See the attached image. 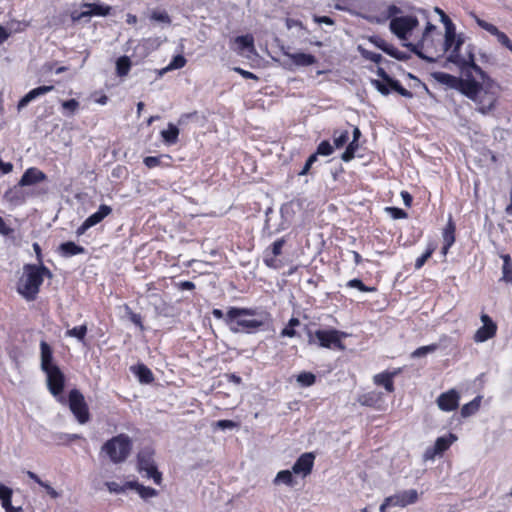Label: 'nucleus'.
I'll use <instances>...</instances> for the list:
<instances>
[{"mask_svg":"<svg viewBox=\"0 0 512 512\" xmlns=\"http://www.w3.org/2000/svg\"><path fill=\"white\" fill-rule=\"evenodd\" d=\"M461 41L457 42L456 48L450 53L449 61L458 65L465 78H461L458 91L471 100H477L486 80H489L487 73L475 63L474 55L470 53L468 57L460 54Z\"/></svg>","mask_w":512,"mask_h":512,"instance_id":"1","label":"nucleus"},{"mask_svg":"<svg viewBox=\"0 0 512 512\" xmlns=\"http://www.w3.org/2000/svg\"><path fill=\"white\" fill-rule=\"evenodd\" d=\"M53 273L44 264H25L23 274L17 282V292L26 300H36L44 278L51 279Z\"/></svg>","mask_w":512,"mask_h":512,"instance_id":"2","label":"nucleus"},{"mask_svg":"<svg viewBox=\"0 0 512 512\" xmlns=\"http://www.w3.org/2000/svg\"><path fill=\"white\" fill-rule=\"evenodd\" d=\"M441 37V33L436 31V26L428 22L421 39L417 43H408L406 46L419 58L435 62L443 55Z\"/></svg>","mask_w":512,"mask_h":512,"instance_id":"3","label":"nucleus"},{"mask_svg":"<svg viewBox=\"0 0 512 512\" xmlns=\"http://www.w3.org/2000/svg\"><path fill=\"white\" fill-rule=\"evenodd\" d=\"M132 449V442L128 435L119 434L106 441L101 450L105 452L111 462L119 464L124 462Z\"/></svg>","mask_w":512,"mask_h":512,"instance_id":"4","label":"nucleus"},{"mask_svg":"<svg viewBox=\"0 0 512 512\" xmlns=\"http://www.w3.org/2000/svg\"><path fill=\"white\" fill-rule=\"evenodd\" d=\"M377 74L381 77V80L372 79L371 83L382 95L386 96L393 90L405 98L413 97L411 91L403 87L398 80L393 79L383 68L379 67Z\"/></svg>","mask_w":512,"mask_h":512,"instance_id":"5","label":"nucleus"},{"mask_svg":"<svg viewBox=\"0 0 512 512\" xmlns=\"http://www.w3.org/2000/svg\"><path fill=\"white\" fill-rule=\"evenodd\" d=\"M418 25L419 20L415 15H405L392 18L389 29L398 39L406 41Z\"/></svg>","mask_w":512,"mask_h":512,"instance_id":"6","label":"nucleus"},{"mask_svg":"<svg viewBox=\"0 0 512 512\" xmlns=\"http://www.w3.org/2000/svg\"><path fill=\"white\" fill-rule=\"evenodd\" d=\"M154 452L150 448L142 449L137 456L138 469L145 472L147 478L153 479L155 484L159 485L162 481V474L158 471L154 462Z\"/></svg>","mask_w":512,"mask_h":512,"instance_id":"7","label":"nucleus"},{"mask_svg":"<svg viewBox=\"0 0 512 512\" xmlns=\"http://www.w3.org/2000/svg\"><path fill=\"white\" fill-rule=\"evenodd\" d=\"M68 405L72 414L80 424L90 420L88 405L83 394L78 389H72L68 395Z\"/></svg>","mask_w":512,"mask_h":512,"instance_id":"8","label":"nucleus"},{"mask_svg":"<svg viewBox=\"0 0 512 512\" xmlns=\"http://www.w3.org/2000/svg\"><path fill=\"white\" fill-rule=\"evenodd\" d=\"M418 500V492L415 489L404 490L385 498L380 505V512H385L390 507H406Z\"/></svg>","mask_w":512,"mask_h":512,"instance_id":"9","label":"nucleus"},{"mask_svg":"<svg viewBox=\"0 0 512 512\" xmlns=\"http://www.w3.org/2000/svg\"><path fill=\"white\" fill-rule=\"evenodd\" d=\"M485 87H482L481 92L477 96V100H473L478 105V111L482 114H487L494 109L497 102V94L492 89L494 88V82L489 78L484 83Z\"/></svg>","mask_w":512,"mask_h":512,"instance_id":"10","label":"nucleus"},{"mask_svg":"<svg viewBox=\"0 0 512 512\" xmlns=\"http://www.w3.org/2000/svg\"><path fill=\"white\" fill-rule=\"evenodd\" d=\"M44 373L46 374V381L49 392L53 396L58 397L59 401H62L63 397L61 394L65 386L64 373L60 370L59 367L47 370Z\"/></svg>","mask_w":512,"mask_h":512,"instance_id":"11","label":"nucleus"},{"mask_svg":"<svg viewBox=\"0 0 512 512\" xmlns=\"http://www.w3.org/2000/svg\"><path fill=\"white\" fill-rule=\"evenodd\" d=\"M321 347L344 350L345 346L341 341V337L346 336L345 333L337 330H318L315 333Z\"/></svg>","mask_w":512,"mask_h":512,"instance_id":"12","label":"nucleus"},{"mask_svg":"<svg viewBox=\"0 0 512 512\" xmlns=\"http://www.w3.org/2000/svg\"><path fill=\"white\" fill-rule=\"evenodd\" d=\"M474 20L477 23V25L490 33L491 35L495 36L497 38V41L505 48H507L509 51L512 52V41L510 38L502 31H500L494 24H491L477 15H473Z\"/></svg>","mask_w":512,"mask_h":512,"instance_id":"13","label":"nucleus"},{"mask_svg":"<svg viewBox=\"0 0 512 512\" xmlns=\"http://www.w3.org/2000/svg\"><path fill=\"white\" fill-rule=\"evenodd\" d=\"M286 243L284 237L277 239L274 241L265 251H264V264L269 268H277V257L282 254V249Z\"/></svg>","mask_w":512,"mask_h":512,"instance_id":"14","label":"nucleus"},{"mask_svg":"<svg viewBox=\"0 0 512 512\" xmlns=\"http://www.w3.org/2000/svg\"><path fill=\"white\" fill-rule=\"evenodd\" d=\"M230 48L238 54H242L244 51H248L251 53L254 52L255 44L253 35L246 34L235 37L230 42Z\"/></svg>","mask_w":512,"mask_h":512,"instance_id":"15","label":"nucleus"},{"mask_svg":"<svg viewBox=\"0 0 512 512\" xmlns=\"http://www.w3.org/2000/svg\"><path fill=\"white\" fill-rule=\"evenodd\" d=\"M315 456L311 452L302 454L292 466V472L304 477L311 473Z\"/></svg>","mask_w":512,"mask_h":512,"instance_id":"16","label":"nucleus"},{"mask_svg":"<svg viewBox=\"0 0 512 512\" xmlns=\"http://www.w3.org/2000/svg\"><path fill=\"white\" fill-rule=\"evenodd\" d=\"M47 180V175L36 167H30L25 170L21 179L19 180V186H32Z\"/></svg>","mask_w":512,"mask_h":512,"instance_id":"17","label":"nucleus"},{"mask_svg":"<svg viewBox=\"0 0 512 512\" xmlns=\"http://www.w3.org/2000/svg\"><path fill=\"white\" fill-rule=\"evenodd\" d=\"M40 367L43 372L58 367L51 346L44 340L40 342Z\"/></svg>","mask_w":512,"mask_h":512,"instance_id":"18","label":"nucleus"},{"mask_svg":"<svg viewBox=\"0 0 512 512\" xmlns=\"http://www.w3.org/2000/svg\"><path fill=\"white\" fill-rule=\"evenodd\" d=\"M458 401L459 395L452 389L448 392L442 393L437 399V404L442 411L449 412L458 407Z\"/></svg>","mask_w":512,"mask_h":512,"instance_id":"19","label":"nucleus"},{"mask_svg":"<svg viewBox=\"0 0 512 512\" xmlns=\"http://www.w3.org/2000/svg\"><path fill=\"white\" fill-rule=\"evenodd\" d=\"M54 90L53 85H43L36 87L30 90L27 94H25L18 102L17 109L18 111L22 110L26 107L31 101L36 99L39 96L45 95Z\"/></svg>","mask_w":512,"mask_h":512,"instance_id":"20","label":"nucleus"},{"mask_svg":"<svg viewBox=\"0 0 512 512\" xmlns=\"http://www.w3.org/2000/svg\"><path fill=\"white\" fill-rule=\"evenodd\" d=\"M369 41L391 57L398 60H402L404 58L402 53L396 47L387 43V41L380 36H371Z\"/></svg>","mask_w":512,"mask_h":512,"instance_id":"21","label":"nucleus"},{"mask_svg":"<svg viewBox=\"0 0 512 512\" xmlns=\"http://www.w3.org/2000/svg\"><path fill=\"white\" fill-rule=\"evenodd\" d=\"M496 331V322H483V326H481L474 334V341L477 343L485 342L494 337Z\"/></svg>","mask_w":512,"mask_h":512,"instance_id":"22","label":"nucleus"},{"mask_svg":"<svg viewBox=\"0 0 512 512\" xmlns=\"http://www.w3.org/2000/svg\"><path fill=\"white\" fill-rule=\"evenodd\" d=\"M263 323L264 322H226L231 332L247 334L255 333Z\"/></svg>","mask_w":512,"mask_h":512,"instance_id":"23","label":"nucleus"},{"mask_svg":"<svg viewBox=\"0 0 512 512\" xmlns=\"http://www.w3.org/2000/svg\"><path fill=\"white\" fill-rule=\"evenodd\" d=\"M57 251H58L59 255L64 258H69V257L75 256V255L86 253V249L83 246L78 245V244L74 243L73 241H67V242L61 243L58 246Z\"/></svg>","mask_w":512,"mask_h":512,"instance_id":"24","label":"nucleus"},{"mask_svg":"<svg viewBox=\"0 0 512 512\" xmlns=\"http://www.w3.org/2000/svg\"><path fill=\"white\" fill-rule=\"evenodd\" d=\"M461 41V45L463 44V40L461 38L456 37V32L453 23L446 26L443 45V54L447 51H453L456 48L457 42Z\"/></svg>","mask_w":512,"mask_h":512,"instance_id":"25","label":"nucleus"},{"mask_svg":"<svg viewBox=\"0 0 512 512\" xmlns=\"http://www.w3.org/2000/svg\"><path fill=\"white\" fill-rule=\"evenodd\" d=\"M23 187L24 186H19L18 183L17 185H14L12 188H9L4 194L5 200L14 205L23 204L26 200V195L22 190Z\"/></svg>","mask_w":512,"mask_h":512,"instance_id":"26","label":"nucleus"},{"mask_svg":"<svg viewBox=\"0 0 512 512\" xmlns=\"http://www.w3.org/2000/svg\"><path fill=\"white\" fill-rule=\"evenodd\" d=\"M287 56L291 60V62L296 66L307 67L317 63L316 57L312 54L297 52L287 54Z\"/></svg>","mask_w":512,"mask_h":512,"instance_id":"27","label":"nucleus"},{"mask_svg":"<svg viewBox=\"0 0 512 512\" xmlns=\"http://www.w3.org/2000/svg\"><path fill=\"white\" fill-rule=\"evenodd\" d=\"M172 157L169 154H162L160 156H147L143 159L144 165L153 169L157 166L171 167Z\"/></svg>","mask_w":512,"mask_h":512,"instance_id":"28","label":"nucleus"},{"mask_svg":"<svg viewBox=\"0 0 512 512\" xmlns=\"http://www.w3.org/2000/svg\"><path fill=\"white\" fill-rule=\"evenodd\" d=\"M112 213V207L106 204H101L96 212L86 218L91 227L96 226L102 222L107 216Z\"/></svg>","mask_w":512,"mask_h":512,"instance_id":"29","label":"nucleus"},{"mask_svg":"<svg viewBox=\"0 0 512 512\" xmlns=\"http://www.w3.org/2000/svg\"><path fill=\"white\" fill-rule=\"evenodd\" d=\"M82 7L89 9L86 11V15L88 17H91V16L105 17L110 14L111 9H112L111 6L104 5L101 3H83Z\"/></svg>","mask_w":512,"mask_h":512,"instance_id":"30","label":"nucleus"},{"mask_svg":"<svg viewBox=\"0 0 512 512\" xmlns=\"http://www.w3.org/2000/svg\"><path fill=\"white\" fill-rule=\"evenodd\" d=\"M434 79L443 85H446L449 88H453L458 90L460 77H456L454 75L445 73V72H435L433 73Z\"/></svg>","mask_w":512,"mask_h":512,"instance_id":"31","label":"nucleus"},{"mask_svg":"<svg viewBox=\"0 0 512 512\" xmlns=\"http://www.w3.org/2000/svg\"><path fill=\"white\" fill-rule=\"evenodd\" d=\"M443 243L454 245L456 241V224L450 215L445 227L442 230Z\"/></svg>","mask_w":512,"mask_h":512,"instance_id":"32","label":"nucleus"},{"mask_svg":"<svg viewBox=\"0 0 512 512\" xmlns=\"http://www.w3.org/2000/svg\"><path fill=\"white\" fill-rule=\"evenodd\" d=\"M127 486L130 489L136 490L143 499L155 497L158 494L156 489L139 484L137 481H127Z\"/></svg>","mask_w":512,"mask_h":512,"instance_id":"33","label":"nucleus"},{"mask_svg":"<svg viewBox=\"0 0 512 512\" xmlns=\"http://www.w3.org/2000/svg\"><path fill=\"white\" fill-rule=\"evenodd\" d=\"M132 369L141 383L149 384L154 380L152 371L146 365L138 364Z\"/></svg>","mask_w":512,"mask_h":512,"instance_id":"34","label":"nucleus"},{"mask_svg":"<svg viewBox=\"0 0 512 512\" xmlns=\"http://www.w3.org/2000/svg\"><path fill=\"white\" fill-rule=\"evenodd\" d=\"M227 316L229 320H234L237 317L241 316H260L257 308H236L231 307L227 311Z\"/></svg>","mask_w":512,"mask_h":512,"instance_id":"35","label":"nucleus"},{"mask_svg":"<svg viewBox=\"0 0 512 512\" xmlns=\"http://www.w3.org/2000/svg\"><path fill=\"white\" fill-rule=\"evenodd\" d=\"M393 375L390 373H380L374 376V383L383 386L387 392L394 391Z\"/></svg>","mask_w":512,"mask_h":512,"instance_id":"36","label":"nucleus"},{"mask_svg":"<svg viewBox=\"0 0 512 512\" xmlns=\"http://www.w3.org/2000/svg\"><path fill=\"white\" fill-rule=\"evenodd\" d=\"M161 136L166 144L173 145L178 141L179 129L170 123L166 130L161 131Z\"/></svg>","mask_w":512,"mask_h":512,"instance_id":"37","label":"nucleus"},{"mask_svg":"<svg viewBox=\"0 0 512 512\" xmlns=\"http://www.w3.org/2000/svg\"><path fill=\"white\" fill-rule=\"evenodd\" d=\"M456 440H457V437L452 433H449L447 436L438 437L434 444L435 450H438L440 452V454H442Z\"/></svg>","mask_w":512,"mask_h":512,"instance_id":"38","label":"nucleus"},{"mask_svg":"<svg viewBox=\"0 0 512 512\" xmlns=\"http://www.w3.org/2000/svg\"><path fill=\"white\" fill-rule=\"evenodd\" d=\"M503 260L502 266V280L508 283H512V260L509 254L501 255Z\"/></svg>","mask_w":512,"mask_h":512,"instance_id":"39","label":"nucleus"},{"mask_svg":"<svg viewBox=\"0 0 512 512\" xmlns=\"http://www.w3.org/2000/svg\"><path fill=\"white\" fill-rule=\"evenodd\" d=\"M131 69V61L127 56H121L116 61V72L120 77L128 75Z\"/></svg>","mask_w":512,"mask_h":512,"instance_id":"40","label":"nucleus"},{"mask_svg":"<svg viewBox=\"0 0 512 512\" xmlns=\"http://www.w3.org/2000/svg\"><path fill=\"white\" fill-rule=\"evenodd\" d=\"M359 149V141L352 140L346 147L345 151L341 155V160L348 163L353 160L356 156V152Z\"/></svg>","mask_w":512,"mask_h":512,"instance_id":"41","label":"nucleus"},{"mask_svg":"<svg viewBox=\"0 0 512 512\" xmlns=\"http://www.w3.org/2000/svg\"><path fill=\"white\" fill-rule=\"evenodd\" d=\"M481 398L478 396L461 408L462 417H469L478 411Z\"/></svg>","mask_w":512,"mask_h":512,"instance_id":"42","label":"nucleus"},{"mask_svg":"<svg viewBox=\"0 0 512 512\" xmlns=\"http://www.w3.org/2000/svg\"><path fill=\"white\" fill-rule=\"evenodd\" d=\"M333 142L336 148L343 147L349 140V132L347 130L336 129L333 131Z\"/></svg>","mask_w":512,"mask_h":512,"instance_id":"43","label":"nucleus"},{"mask_svg":"<svg viewBox=\"0 0 512 512\" xmlns=\"http://www.w3.org/2000/svg\"><path fill=\"white\" fill-rule=\"evenodd\" d=\"M275 484L283 483L288 486H292L294 483L292 471L290 470H282L279 471L274 479Z\"/></svg>","mask_w":512,"mask_h":512,"instance_id":"44","label":"nucleus"},{"mask_svg":"<svg viewBox=\"0 0 512 512\" xmlns=\"http://www.w3.org/2000/svg\"><path fill=\"white\" fill-rule=\"evenodd\" d=\"M347 288H354L359 290L360 292H375L377 289L376 287H370L365 285L360 279L354 278L349 280L346 283Z\"/></svg>","mask_w":512,"mask_h":512,"instance_id":"45","label":"nucleus"},{"mask_svg":"<svg viewBox=\"0 0 512 512\" xmlns=\"http://www.w3.org/2000/svg\"><path fill=\"white\" fill-rule=\"evenodd\" d=\"M435 251V246L433 244H429L425 250V252L419 256L415 261V269H420L424 266L427 260L432 256Z\"/></svg>","mask_w":512,"mask_h":512,"instance_id":"46","label":"nucleus"},{"mask_svg":"<svg viewBox=\"0 0 512 512\" xmlns=\"http://www.w3.org/2000/svg\"><path fill=\"white\" fill-rule=\"evenodd\" d=\"M437 349H438V344H431V345H427V346H421V347L417 348L416 350H414L412 352L411 357L412 358L424 357L427 354L435 352Z\"/></svg>","mask_w":512,"mask_h":512,"instance_id":"47","label":"nucleus"},{"mask_svg":"<svg viewBox=\"0 0 512 512\" xmlns=\"http://www.w3.org/2000/svg\"><path fill=\"white\" fill-rule=\"evenodd\" d=\"M186 63H187L186 58L183 55L178 54L173 57V59L170 61L168 66L163 71L181 69L186 65Z\"/></svg>","mask_w":512,"mask_h":512,"instance_id":"48","label":"nucleus"},{"mask_svg":"<svg viewBox=\"0 0 512 512\" xmlns=\"http://www.w3.org/2000/svg\"><path fill=\"white\" fill-rule=\"evenodd\" d=\"M316 381V376L311 372H302L297 376V382L304 387L313 385Z\"/></svg>","mask_w":512,"mask_h":512,"instance_id":"49","label":"nucleus"},{"mask_svg":"<svg viewBox=\"0 0 512 512\" xmlns=\"http://www.w3.org/2000/svg\"><path fill=\"white\" fill-rule=\"evenodd\" d=\"M333 151H334V148L330 144V142L327 140H323L317 146V150L314 154H316L317 157H318V155L330 156L333 153Z\"/></svg>","mask_w":512,"mask_h":512,"instance_id":"50","label":"nucleus"},{"mask_svg":"<svg viewBox=\"0 0 512 512\" xmlns=\"http://www.w3.org/2000/svg\"><path fill=\"white\" fill-rule=\"evenodd\" d=\"M385 211L394 220L405 219L408 217V213L405 210L398 208V207L388 206L385 208Z\"/></svg>","mask_w":512,"mask_h":512,"instance_id":"51","label":"nucleus"},{"mask_svg":"<svg viewBox=\"0 0 512 512\" xmlns=\"http://www.w3.org/2000/svg\"><path fill=\"white\" fill-rule=\"evenodd\" d=\"M105 485L111 493H116V494L124 493L127 489H130L129 486H127V482H125L122 485L118 482L110 481V482H106Z\"/></svg>","mask_w":512,"mask_h":512,"instance_id":"52","label":"nucleus"},{"mask_svg":"<svg viewBox=\"0 0 512 512\" xmlns=\"http://www.w3.org/2000/svg\"><path fill=\"white\" fill-rule=\"evenodd\" d=\"M150 19L156 22L170 24L171 19L166 11L155 10L151 13Z\"/></svg>","mask_w":512,"mask_h":512,"instance_id":"53","label":"nucleus"},{"mask_svg":"<svg viewBox=\"0 0 512 512\" xmlns=\"http://www.w3.org/2000/svg\"><path fill=\"white\" fill-rule=\"evenodd\" d=\"M87 333V327L86 325H81L78 327H74L72 329H69L67 331V335L77 338L78 340L82 341Z\"/></svg>","mask_w":512,"mask_h":512,"instance_id":"54","label":"nucleus"},{"mask_svg":"<svg viewBox=\"0 0 512 512\" xmlns=\"http://www.w3.org/2000/svg\"><path fill=\"white\" fill-rule=\"evenodd\" d=\"M361 55L366 59V60H370L376 64H379L381 63L383 57L381 54L379 53H375V52H372V51H369V50H366V49H362L361 50Z\"/></svg>","mask_w":512,"mask_h":512,"instance_id":"55","label":"nucleus"},{"mask_svg":"<svg viewBox=\"0 0 512 512\" xmlns=\"http://www.w3.org/2000/svg\"><path fill=\"white\" fill-rule=\"evenodd\" d=\"M317 159H318V157L316 156V154L313 153L312 155H310L308 157V159L306 160V163L303 166L302 170L298 172V175L299 176L307 175L310 172L312 165L317 161Z\"/></svg>","mask_w":512,"mask_h":512,"instance_id":"56","label":"nucleus"},{"mask_svg":"<svg viewBox=\"0 0 512 512\" xmlns=\"http://www.w3.org/2000/svg\"><path fill=\"white\" fill-rule=\"evenodd\" d=\"M173 285L179 291H193L196 288V285L192 281L174 282Z\"/></svg>","mask_w":512,"mask_h":512,"instance_id":"57","label":"nucleus"},{"mask_svg":"<svg viewBox=\"0 0 512 512\" xmlns=\"http://www.w3.org/2000/svg\"><path fill=\"white\" fill-rule=\"evenodd\" d=\"M62 108L70 111L71 114H74L76 110L79 108V102L76 99H69L63 101Z\"/></svg>","mask_w":512,"mask_h":512,"instance_id":"58","label":"nucleus"},{"mask_svg":"<svg viewBox=\"0 0 512 512\" xmlns=\"http://www.w3.org/2000/svg\"><path fill=\"white\" fill-rule=\"evenodd\" d=\"M13 490L8 486L0 483V502L4 501L6 498L12 497Z\"/></svg>","mask_w":512,"mask_h":512,"instance_id":"59","label":"nucleus"},{"mask_svg":"<svg viewBox=\"0 0 512 512\" xmlns=\"http://www.w3.org/2000/svg\"><path fill=\"white\" fill-rule=\"evenodd\" d=\"M233 70L238 73L239 75H241L244 79H251V80H257L258 77L250 72V71H247V70H244L240 67H234Z\"/></svg>","mask_w":512,"mask_h":512,"instance_id":"60","label":"nucleus"},{"mask_svg":"<svg viewBox=\"0 0 512 512\" xmlns=\"http://www.w3.org/2000/svg\"><path fill=\"white\" fill-rule=\"evenodd\" d=\"M401 12L402 11L398 6L391 4L387 7L386 18H389L391 20L394 17H398L397 15L400 14Z\"/></svg>","mask_w":512,"mask_h":512,"instance_id":"61","label":"nucleus"},{"mask_svg":"<svg viewBox=\"0 0 512 512\" xmlns=\"http://www.w3.org/2000/svg\"><path fill=\"white\" fill-rule=\"evenodd\" d=\"M437 455H441V454L438 450H435L434 446L428 447L424 452L423 459H424V461L434 460V458Z\"/></svg>","mask_w":512,"mask_h":512,"instance_id":"62","label":"nucleus"},{"mask_svg":"<svg viewBox=\"0 0 512 512\" xmlns=\"http://www.w3.org/2000/svg\"><path fill=\"white\" fill-rule=\"evenodd\" d=\"M216 426L218 428H221V429L225 430V429H232V428L236 427L237 423H235L232 420H226L225 419V420L217 421Z\"/></svg>","mask_w":512,"mask_h":512,"instance_id":"63","label":"nucleus"},{"mask_svg":"<svg viewBox=\"0 0 512 512\" xmlns=\"http://www.w3.org/2000/svg\"><path fill=\"white\" fill-rule=\"evenodd\" d=\"M401 195V198L404 202V205L407 207V208H410L412 206V203H413V197L412 195L408 192V191H401L400 193Z\"/></svg>","mask_w":512,"mask_h":512,"instance_id":"64","label":"nucleus"}]
</instances>
